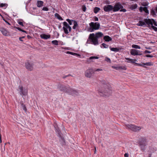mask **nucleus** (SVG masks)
Here are the masks:
<instances>
[{
  "mask_svg": "<svg viewBox=\"0 0 157 157\" xmlns=\"http://www.w3.org/2000/svg\"><path fill=\"white\" fill-rule=\"evenodd\" d=\"M101 87L98 90L99 94L101 96H109L112 93L110 85L104 80L101 81Z\"/></svg>",
  "mask_w": 157,
  "mask_h": 157,
  "instance_id": "obj_1",
  "label": "nucleus"
},
{
  "mask_svg": "<svg viewBox=\"0 0 157 157\" xmlns=\"http://www.w3.org/2000/svg\"><path fill=\"white\" fill-rule=\"evenodd\" d=\"M103 36V34L101 32L90 34L87 40V43L95 45L99 44L98 39L101 38Z\"/></svg>",
  "mask_w": 157,
  "mask_h": 157,
  "instance_id": "obj_2",
  "label": "nucleus"
},
{
  "mask_svg": "<svg viewBox=\"0 0 157 157\" xmlns=\"http://www.w3.org/2000/svg\"><path fill=\"white\" fill-rule=\"evenodd\" d=\"M58 88L61 91L70 94H75L78 95L79 94L77 91L74 90L68 86H66L61 84H59Z\"/></svg>",
  "mask_w": 157,
  "mask_h": 157,
  "instance_id": "obj_3",
  "label": "nucleus"
},
{
  "mask_svg": "<svg viewBox=\"0 0 157 157\" xmlns=\"http://www.w3.org/2000/svg\"><path fill=\"white\" fill-rule=\"evenodd\" d=\"M147 142V139L145 137H142L139 139L138 144L141 151H144L145 150Z\"/></svg>",
  "mask_w": 157,
  "mask_h": 157,
  "instance_id": "obj_4",
  "label": "nucleus"
},
{
  "mask_svg": "<svg viewBox=\"0 0 157 157\" xmlns=\"http://www.w3.org/2000/svg\"><path fill=\"white\" fill-rule=\"evenodd\" d=\"M90 28L89 29V31L90 32H93L94 30L98 29L100 27V25L98 22H91L89 24Z\"/></svg>",
  "mask_w": 157,
  "mask_h": 157,
  "instance_id": "obj_5",
  "label": "nucleus"
},
{
  "mask_svg": "<svg viewBox=\"0 0 157 157\" xmlns=\"http://www.w3.org/2000/svg\"><path fill=\"white\" fill-rule=\"evenodd\" d=\"M25 65L26 68L28 70L32 71L33 70L34 64L33 62L27 61L25 63Z\"/></svg>",
  "mask_w": 157,
  "mask_h": 157,
  "instance_id": "obj_6",
  "label": "nucleus"
},
{
  "mask_svg": "<svg viewBox=\"0 0 157 157\" xmlns=\"http://www.w3.org/2000/svg\"><path fill=\"white\" fill-rule=\"evenodd\" d=\"M94 73V70L92 68H89L85 72V76L87 78H90L93 74Z\"/></svg>",
  "mask_w": 157,
  "mask_h": 157,
  "instance_id": "obj_7",
  "label": "nucleus"
},
{
  "mask_svg": "<svg viewBox=\"0 0 157 157\" xmlns=\"http://www.w3.org/2000/svg\"><path fill=\"white\" fill-rule=\"evenodd\" d=\"M18 88L19 90L20 94L21 95L26 96L28 94V90L25 88L23 89L22 86H19Z\"/></svg>",
  "mask_w": 157,
  "mask_h": 157,
  "instance_id": "obj_8",
  "label": "nucleus"
},
{
  "mask_svg": "<svg viewBox=\"0 0 157 157\" xmlns=\"http://www.w3.org/2000/svg\"><path fill=\"white\" fill-rule=\"evenodd\" d=\"M144 21L145 23V26L148 27L150 29H151V25H153V23L152 21V19H144Z\"/></svg>",
  "mask_w": 157,
  "mask_h": 157,
  "instance_id": "obj_9",
  "label": "nucleus"
},
{
  "mask_svg": "<svg viewBox=\"0 0 157 157\" xmlns=\"http://www.w3.org/2000/svg\"><path fill=\"white\" fill-rule=\"evenodd\" d=\"M123 8V6L120 3H118L116 4L113 7V12L117 11L121 8Z\"/></svg>",
  "mask_w": 157,
  "mask_h": 157,
  "instance_id": "obj_10",
  "label": "nucleus"
},
{
  "mask_svg": "<svg viewBox=\"0 0 157 157\" xmlns=\"http://www.w3.org/2000/svg\"><path fill=\"white\" fill-rule=\"evenodd\" d=\"M130 54L133 56L141 55L142 54L140 51L135 49H132L130 51Z\"/></svg>",
  "mask_w": 157,
  "mask_h": 157,
  "instance_id": "obj_11",
  "label": "nucleus"
},
{
  "mask_svg": "<svg viewBox=\"0 0 157 157\" xmlns=\"http://www.w3.org/2000/svg\"><path fill=\"white\" fill-rule=\"evenodd\" d=\"M103 9L106 12H109L113 10V6L111 5H107L104 6Z\"/></svg>",
  "mask_w": 157,
  "mask_h": 157,
  "instance_id": "obj_12",
  "label": "nucleus"
},
{
  "mask_svg": "<svg viewBox=\"0 0 157 157\" xmlns=\"http://www.w3.org/2000/svg\"><path fill=\"white\" fill-rule=\"evenodd\" d=\"M63 24L64 26L63 27V29L64 31V33L66 34H68L69 33V32L67 29L70 26L68 23L65 21L63 22Z\"/></svg>",
  "mask_w": 157,
  "mask_h": 157,
  "instance_id": "obj_13",
  "label": "nucleus"
},
{
  "mask_svg": "<svg viewBox=\"0 0 157 157\" xmlns=\"http://www.w3.org/2000/svg\"><path fill=\"white\" fill-rule=\"evenodd\" d=\"M0 31L4 35L7 36L8 35V31L6 29L3 28H0Z\"/></svg>",
  "mask_w": 157,
  "mask_h": 157,
  "instance_id": "obj_14",
  "label": "nucleus"
},
{
  "mask_svg": "<svg viewBox=\"0 0 157 157\" xmlns=\"http://www.w3.org/2000/svg\"><path fill=\"white\" fill-rule=\"evenodd\" d=\"M50 35L49 34L46 35L44 34H41L40 35V37L43 39L47 40L50 37Z\"/></svg>",
  "mask_w": 157,
  "mask_h": 157,
  "instance_id": "obj_15",
  "label": "nucleus"
},
{
  "mask_svg": "<svg viewBox=\"0 0 157 157\" xmlns=\"http://www.w3.org/2000/svg\"><path fill=\"white\" fill-rule=\"evenodd\" d=\"M141 129V128L140 127L134 125L132 131L136 132L140 131Z\"/></svg>",
  "mask_w": 157,
  "mask_h": 157,
  "instance_id": "obj_16",
  "label": "nucleus"
},
{
  "mask_svg": "<svg viewBox=\"0 0 157 157\" xmlns=\"http://www.w3.org/2000/svg\"><path fill=\"white\" fill-rule=\"evenodd\" d=\"M125 59L128 60L126 61L127 63H134L135 62L137 61L136 59H131L128 58H125Z\"/></svg>",
  "mask_w": 157,
  "mask_h": 157,
  "instance_id": "obj_17",
  "label": "nucleus"
},
{
  "mask_svg": "<svg viewBox=\"0 0 157 157\" xmlns=\"http://www.w3.org/2000/svg\"><path fill=\"white\" fill-rule=\"evenodd\" d=\"M44 2L41 1H37L36 3V5L38 7H41L43 5Z\"/></svg>",
  "mask_w": 157,
  "mask_h": 157,
  "instance_id": "obj_18",
  "label": "nucleus"
},
{
  "mask_svg": "<svg viewBox=\"0 0 157 157\" xmlns=\"http://www.w3.org/2000/svg\"><path fill=\"white\" fill-rule=\"evenodd\" d=\"M104 39L106 42H109L112 40V39L109 36H105L104 37Z\"/></svg>",
  "mask_w": 157,
  "mask_h": 157,
  "instance_id": "obj_19",
  "label": "nucleus"
},
{
  "mask_svg": "<svg viewBox=\"0 0 157 157\" xmlns=\"http://www.w3.org/2000/svg\"><path fill=\"white\" fill-rule=\"evenodd\" d=\"M137 25L140 26H143L144 25L145 26V22L144 21H139L138 23L137 24Z\"/></svg>",
  "mask_w": 157,
  "mask_h": 157,
  "instance_id": "obj_20",
  "label": "nucleus"
},
{
  "mask_svg": "<svg viewBox=\"0 0 157 157\" xmlns=\"http://www.w3.org/2000/svg\"><path fill=\"white\" fill-rule=\"evenodd\" d=\"M134 124H125V127L126 128L128 129L132 130Z\"/></svg>",
  "mask_w": 157,
  "mask_h": 157,
  "instance_id": "obj_21",
  "label": "nucleus"
},
{
  "mask_svg": "<svg viewBox=\"0 0 157 157\" xmlns=\"http://www.w3.org/2000/svg\"><path fill=\"white\" fill-rule=\"evenodd\" d=\"M109 48L111 51L116 52H118L119 51L120 49L117 48H111V47H109Z\"/></svg>",
  "mask_w": 157,
  "mask_h": 157,
  "instance_id": "obj_22",
  "label": "nucleus"
},
{
  "mask_svg": "<svg viewBox=\"0 0 157 157\" xmlns=\"http://www.w3.org/2000/svg\"><path fill=\"white\" fill-rule=\"evenodd\" d=\"M55 16L56 17L57 19H58L59 20H63V19L60 16V15L57 13H56L55 14Z\"/></svg>",
  "mask_w": 157,
  "mask_h": 157,
  "instance_id": "obj_23",
  "label": "nucleus"
},
{
  "mask_svg": "<svg viewBox=\"0 0 157 157\" xmlns=\"http://www.w3.org/2000/svg\"><path fill=\"white\" fill-rule=\"evenodd\" d=\"M78 26L77 22L76 21H74V26H73L72 28L73 29H76L78 28Z\"/></svg>",
  "mask_w": 157,
  "mask_h": 157,
  "instance_id": "obj_24",
  "label": "nucleus"
},
{
  "mask_svg": "<svg viewBox=\"0 0 157 157\" xmlns=\"http://www.w3.org/2000/svg\"><path fill=\"white\" fill-rule=\"evenodd\" d=\"M60 137L61 138L60 141L61 142V144L62 145H64L65 143L63 137L62 136H61Z\"/></svg>",
  "mask_w": 157,
  "mask_h": 157,
  "instance_id": "obj_25",
  "label": "nucleus"
},
{
  "mask_svg": "<svg viewBox=\"0 0 157 157\" xmlns=\"http://www.w3.org/2000/svg\"><path fill=\"white\" fill-rule=\"evenodd\" d=\"M100 10V9L98 7H95L94 9V12L96 13H97Z\"/></svg>",
  "mask_w": 157,
  "mask_h": 157,
  "instance_id": "obj_26",
  "label": "nucleus"
},
{
  "mask_svg": "<svg viewBox=\"0 0 157 157\" xmlns=\"http://www.w3.org/2000/svg\"><path fill=\"white\" fill-rule=\"evenodd\" d=\"M56 132L58 133L59 137L61 136V131L58 127L56 128Z\"/></svg>",
  "mask_w": 157,
  "mask_h": 157,
  "instance_id": "obj_27",
  "label": "nucleus"
},
{
  "mask_svg": "<svg viewBox=\"0 0 157 157\" xmlns=\"http://www.w3.org/2000/svg\"><path fill=\"white\" fill-rule=\"evenodd\" d=\"M14 28L16 29H17L18 30H19L20 31H21L22 32H24V33H28L27 32V31L24 30H23L22 29H21L20 28H19V27H16V26H15L14 27Z\"/></svg>",
  "mask_w": 157,
  "mask_h": 157,
  "instance_id": "obj_28",
  "label": "nucleus"
},
{
  "mask_svg": "<svg viewBox=\"0 0 157 157\" xmlns=\"http://www.w3.org/2000/svg\"><path fill=\"white\" fill-rule=\"evenodd\" d=\"M119 70H126V68L125 66H119Z\"/></svg>",
  "mask_w": 157,
  "mask_h": 157,
  "instance_id": "obj_29",
  "label": "nucleus"
},
{
  "mask_svg": "<svg viewBox=\"0 0 157 157\" xmlns=\"http://www.w3.org/2000/svg\"><path fill=\"white\" fill-rule=\"evenodd\" d=\"M132 48H136V49H140V46L138 45H136V44H133L132 45Z\"/></svg>",
  "mask_w": 157,
  "mask_h": 157,
  "instance_id": "obj_30",
  "label": "nucleus"
},
{
  "mask_svg": "<svg viewBox=\"0 0 157 157\" xmlns=\"http://www.w3.org/2000/svg\"><path fill=\"white\" fill-rule=\"evenodd\" d=\"M137 5L136 4H134L130 6V9L132 10L136 9L137 7Z\"/></svg>",
  "mask_w": 157,
  "mask_h": 157,
  "instance_id": "obj_31",
  "label": "nucleus"
},
{
  "mask_svg": "<svg viewBox=\"0 0 157 157\" xmlns=\"http://www.w3.org/2000/svg\"><path fill=\"white\" fill-rule=\"evenodd\" d=\"M21 105L22 108L23 109V110L25 111H26L27 110L25 106V105L23 103H21Z\"/></svg>",
  "mask_w": 157,
  "mask_h": 157,
  "instance_id": "obj_32",
  "label": "nucleus"
},
{
  "mask_svg": "<svg viewBox=\"0 0 157 157\" xmlns=\"http://www.w3.org/2000/svg\"><path fill=\"white\" fill-rule=\"evenodd\" d=\"M52 43L54 45H58V41L57 40H54L52 41Z\"/></svg>",
  "mask_w": 157,
  "mask_h": 157,
  "instance_id": "obj_33",
  "label": "nucleus"
},
{
  "mask_svg": "<svg viewBox=\"0 0 157 157\" xmlns=\"http://www.w3.org/2000/svg\"><path fill=\"white\" fill-rule=\"evenodd\" d=\"M143 64L144 65H146L148 66H151L153 65V64L151 62H149L147 63H143Z\"/></svg>",
  "mask_w": 157,
  "mask_h": 157,
  "instance_id": "obj_34",
  "label": "nucleus"
},
{
  "mask_svg": "<svg viewBox=\"0 0 157 157\" xmlns=\"http://www.w3.org/2000/svg\"><path fill=\"white\" fill-rule=\"evenodd\" d=\"M102 46L104 48H107L108 47V45L106 44L105 43H102L101 44V47L102 48L101 46Z\"/></svg>",
  "mask_w": 157,
  "mask_h": 157,
  "instance_id": "obj_35",
  "label": "nucleus"
},
{
  "mask_svg": "<svg viewBox=\"0 0 157 157\" xmlns=\"http://www.w3.org/2000/svg\"><path fill=\"white\" fill-rule=\"evenodd\" d=\"M143 9L144 11L146 13H149V11L147 10V7H143Z\"/></svg>",
  "mask_w": 157,
  "mask_h": 157,
  "instance_id": "obj_36",
  "label": "nucleus"
},
{
  "mask_svg": "<svg viewBox=\"0 0 157 157\" xmlns=\"http://www.w3.org/2000/svg\"><path fill=\"white\" fill-rule=\"evenodd\" d=\"M151 14L153 16L156 15V14L155 10H151Z\"/></svg>",
  "mask_w": 157,
  "mask_h": 157,
  "instance_id": "obj_37",
  "label": "nucleus"
},
{
  "mask_svg": "<svg viewBox=\"0 0 157 157\" xmlns=\"http://www.w3.org/2000/svg\"><path fill=\"white\" fill-rule=\"evenodd\" d=\"M66 21L68 22L70 25H71L72 24V22L73 21L74 22V21H75L73 20H70L68 19H67Z\"/></svg>",
  "mask_w": 157,
  "mask_h": 157,
  "instance_id": "obj_38",
  "label": "nucleus"
},
{
  "mask_svg": "<svg viewBox=\"0 0 157 157\" xmlns=\"http://www.w3.org/2000/svg\"><path fill=\"white\" fill-rule=\"evenodd\" d=\"M151 29H153L155 31L157 32V28L152 25H151Z\"/></svg>",
  "mask_w": 157,
  "mask_h": 157,
  "instance_id": "obj_39",
  "label": "nucleus"
},
{
  "mask_svg": "<svg viewBox=\"0 0 157 157\" xmlns=\"http://www.w3.org/2000/svg\"><path fill=\"white\" fill-rule=\"evenodd\" d=\"M105 60L109 63H111V60L108 57H106L105 58Z\"/></svg>",
  "mask_w": 157,
  "mask_h": 157,
  "instance_id": "obj_40",
  "label": "nucleus"
},
{
  "mask_svg": "<svg viewBox=\"0 0 157 157\" xmlns=\"http://www.w3.org/2000/svg\"><path fill=\"white\" fill-rule=\"evenodd\" d=\"M7 6V4H3V3H1L0 4V7H3L5 6Z\"/></svg>",
  "mask_w": 157,
  "mask_h": 157,
  "instance_id": "obj_41",
  "label": "nucleus"
},
{
  "mask_svg": "<svg viewBox=\"0 0 157 157\" xmlns=\"http://www.w3.org/2000/svg\"><path fill=\"white\" fill-rule=\"evenodd\" d=\"M134 63L135 64H136V65H137V66L144 67V65L143 64V63L141 64H140V63H135V62Z\"/></svg>",
  "mask_w": 157,
  "mask_h": 157,
  "instance_id": "obj_42",
  "label": "nucleus"
},
{
  "mask_svg": "<svg viewBox=\"0 0 157 157\" xmlns=\"http://www.w3.org/2000/svg\"><path fill=\"white\" fill-rule=\"evenodd\" d=\"M86 7L84 6H83L82 7V10L84 12H85L86 11Z\"/></svg>",
  "mask_w": 157,
  "mask_h": 157,
  "instance_id": "obj_43",
  "label": "nucleus"
},
{
  "mask_svg": "<svg viewBox=\"0 0 157 157\" xmlns=\"http://www.w3.org/2000/svg\"><path fill=\"white\" fill-rule=\"evenodd\" d=\"M48 9L47 7H44L42 8V10L45 11H48Z\"/></svg>",
  "mask_w": 157,
  "mask_h": 157,
  "instance_id": "obj_44",
  "label": "nucleus"
},
{
  "mask_svg": "<svg viewBox=\"0 0 157 157\" xmlns=\"http://www.w3.org/2000/svg\"><path fill=\"white\" fill-rule=\"evenodd\" d=\"M152 21L153 24H154V25L155 26H157L156 23L154 20L153 19H152Z\"/></svg>",
  "mask_w": 157,
  "mask_h": 157,
  "instance_id": "obj_45",
  "label": "nucleus"
},
{
  "mask_svg": "<svg viewBox=\"0 0 157 157\" xmlns=\"http://www.w3.org/2000/svg\"><path fill=\"white\" fill-rule=\"evenodd\" d=\"M94 72L95 71H102V69H99V68L96 69H94Z\"/></svg>",
  "mask_w": 157,
  "mask_h": 157,
  "instance_id": "obj_46",
  "label": "nucleus"
},
{
  "mask_svg": "<svg viewBox=\"0 0 157 157\" xmlns=\"http://www.w3.org/2000/svg\"><path fill=\"white\" fill-rule=\"evenodd\" d=\"M121 10H120V11L123 12H125L126 11V10L125 9H123V8H121Z\"/></svg>",
  "mask_w": 157,
  "mask_h": 157,
  "instance_id": "obj_47",
  "label": "nucleus"
},
{
  "mask_svg": "<svg viewBox=\"0 0 157 157\" xmlns=\"http://www.w3.org/2000/svg\"><path fill=\"white\" fill-rule=\"evenodd\" d=\"M145 56L147 57H152L153 56L151 55H146Z\"/></svg>",
  "mask_w": 157,
  "mask_h": 157,
  "instance_id": "obj_48",
  "label": "nucleus"
},
{
  "mask_svg": "<svg viewBox=\"0 0 157 157\" xmlns=\"http://www.w3.org/2000/svg\"><path fill=\"white\" fill-rule=\"evenodd\" d=\"M143 10H144L143 7H141V6L140 7V9H139V10L140 12H142L143 11Z\"/></svg>",
  "mask_w": 157,
  "mask_h": 157,
  "instance_id": "obj_49",
  "label": "nucleus"
},
{
  "mask_svg": "<svg viewBox=\"0 0 157 157\" xmlns=\"http://www.w3.org/2000/svg\"><path fill=\"white\" fill-rule=\"evenodd\" d=\"M151 53V52L148 51V50H145L144 51V53L145 54L150 53Z\"/></svg>",
  "mask_w": 157,
  "mask_h": 157,
  "instance_id": "obj_50",
  "label": "nucleus"
},
{
  "mask_svg": "<svg viewBox=\"0 0 157 157\" xmlns=\"http://www.w3.org/2000/svg\"><path fill=\"white\" fill-rule=\"evenodd\" d=\"M18 24H19L20 25L23 26H24L22 22L18 21Z\"/></svg>",
  "mask_w": 157,
  "mask_h": 157,
  "instance_id": "obj_51",
  "label": "nucleus"
},
{
  "mask_svg": "<svg viewBox=\"0 0 157 157\" xmlns=\"http://www.w3.org/2000/svg\"><path fill=\"white\" fill-rule=\"evenodd\" d=\"M94 18L95 21H98V18L96 17H94Z\"/></svg>",
  "mask_w": 157,
  "mask_h": 157,
  "instance_id": "obj_52",
  "label": "nucleus"
},
{
  "mask_svg": "<svg viewBox=\"0 0 157 157\" xmlns=\"http://www.w3.org/2000/svg\"><path fill=\"white\" fill-rule=\"evenodd\" d=\"M113 68L117 70H119V66L114 67Z\"/></svg>",
  "mask_w": 157,
  "mask_h": 157,
  "instance_id": "obj_53",
  "label": "nucleus"
},
{
  "mask_svg": "<svg viewBox=\"0 0 157 157\" xmlns=\"http://www.w3.org/2000/svg\"><path fill=\"white\" fill-rule=\"evenodd\" d=\"M124 157H128V153H125L124 154Z\"/></svg>",
  "mask_w": 157,
  "mask_h": 157,
  "instance_id": "obj_54",
  "label": "nucleus"
},
{
  "mask_svg": "<svg viewBox=\"0 0 157 157\" xmlns=\"http://www.w3.org/2000/svg\"><path fill=\"white\" fill-rule=\"evenodd\" d=\"M90 59H95V56H91L90 57Z\"/></svg>",
  "mask_w": 157,
  "mask_h": 157,
  "instance_id": "obj_55",
  "label": "nucleus"
},
{
  "mask_svg": "<svg viewBox=\"0 0 157 157\" xmlns=\"http://www.w3.org/2000/svg\"><path fill=\"white\" fill-rule=\"evenodd\" d=\"M3 20L5 21V22L7 24H8V25H10V23L8 21H6V20H5L4 19H3Z\"/></svg>",
  "mask_w": 157,
  "mask_h": 157,
  "instance_id": "obj_56",
  "label": "nucleus"
},
{
  "mask_svg": "<svg viewBox=\"0 0 157 157\" xmlns=\"http://www.w3.org/2000/svg\"><path fill=\"white\" fill-rule=\"evenodd\" d=\"M67 53L68 54L72 55V52H70L68 51L67 52Z\"/></svg>",
  "mask_w": 157,
  "mask_h": 157,
  "instance_id": "obj_57",
  "label": "nucleus"
},
{
  "mask_svg": "<svg viewBox=\"0 0 157 157\" xmlns=\"http://www.w3.org/2000/svg\"><path fill=\"white\" fill-rule=\"evenodd\" d=\"M68 29H69V30L70 32L71 31V26H70Z\"/></svg>",
  "mask_w": 157,
  "mask_h": 157,
  "instance_id": "obj_58",
  "label": "nucleus"
},
{
  "mask_svg": "<svg viewBox=\"0 0 157 157\" xmlns=\"http://www.w3.org/2000/svg\"><path fill=\"white\" fill-rule=\"evenodd\" d=\"M76 54H77L76 53L72 52V55L76 56Z\"/></svg>",
  "mask_w": 157,
  "mask_h": 157,
  "instance_id": "obj_59",
  "label": "nucleus"
},
{
  "mask_svg": "<svg viewBox=\"0 0 157 157\" xmlns=\"http://www.w3.org/2000/svg\"><path fill=\"white\" fill-rule=\"evenodd\" d=\"M71 76V75H66V76H65V77H63V78H66L67 77H68V76Z\"/></svg>",
  "mask_w": 157,
  "mask_h": 157,
  "instance_id": "obj_60",
  "label": "nucleus"
},
{
  "mask_svg": "<svg viewBox=\"0 0 157 157\" xmlns=\"http://www.w3.org/2000/svg\"><path fill=\"white\" fill-rule=\"evenodd\" d=\"M27 38H28L29 39H30V38H31V36H30L29 35H27Z\"/></svg>",
  "mask_w": 157,
  "mask_h": 157,
  "instance_id": "obj_61",
  "label": "nucleus"
},
{
  "mask_svg": "<svg viewBox=\"0 0 157 157\" xmlns=\"http://www.w3.org/2000/svg\"><path fill=\"white\" fill-rule=\"evenodd\" d=\"M19 40L20 41H23V40L21 39V37H20L19 38Z\"/></svg>",
  "mask_w": 157,
  "mask_h": 157,
  "instance_id": "obj_62",
  "label": "nucleus"
},
{
  "mask_svg": "<svg viewBox=\"0 0 157 157\" xmlns=\"http://www.w3.org/2000/svg\"><path fill=\"white\" fill-rule=\"evenodd\" d=\"M76 56H80V55L79 54L77 53V54L76 55Z\"/></svg>",
  "mask_w": 157,
  "mask_h": 157,
  "instance_id": "obj_63",
  "label": "nucleus"
},
{
  "mask_svg": "<svg viewBox=\"0 0 157 157\" xmlns=\"http://www.w3.org/2000/svg\"><path fill=\"white\" fill-rule=\"evenodd\" d=\"M146 48L147 49H151V48L150 47H146Z\"/></svg>",
  "mask_w": 157,
  "mask_h": 157,
  "instance_id": "obj_64",
  "label": "nucleus"
}]
</instances>
